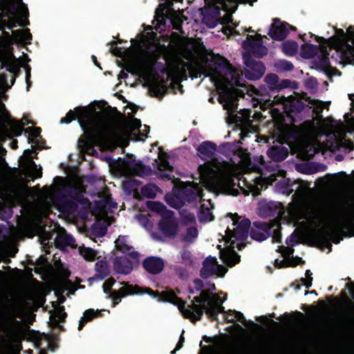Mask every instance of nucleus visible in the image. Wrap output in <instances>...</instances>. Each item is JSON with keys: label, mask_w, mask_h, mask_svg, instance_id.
Listing matches in <instances>:
<instances>
[{"label": "nucleus", "mask_w": 354, "mask_h": 354, "mask_svg": "<svg viewBox=\"0 0 354 354\" xmlns=\"http://www.w3.org/2000/svg\"><path fill=\"white\" fill-rule=\"evenodd\" d=\"M226 319L229 322H234V319L237 320H243L244 319V317L243 314L240 312L230 310L227 313Z\"/></svg>", "instance_id": "29"}, {"label": "nucleus", "mask_w": 354, "mask_h": 354, "mask_svg": "<svg viewBox=\"0 0 354 354\" xmlns=\"http://www.w3.org/2000/svg\"><path fill=\"white\" fill-rule=\"evenodd\" d=\"M171 19L175 22L176 25L183 21V17L181 13H174L171 16Z\"/></svg>", "instance_id": "37"}, {"label": "nucleus", "mask_w": 354, "mask_h": 354, "mask_svg": "<svg viewBox=\"0 0 354 354\" xmlns=\"http://www.w3.org/2000/svg\"><path fill=\"white\" fill-rule=\"evenodd\" d=\"M229 115H230V118L231 120V122H233L234 119H233V115H232V113H229Z\"/></svg>", "instance_id": "49"}, {"label": "nucleus", "mask_w": 354, "mask_h": 354, "mask_svg": "<svg viewBox=\"0 0 354 354\" xmlns=\"http://www.w3.org/2000/svg\"><path fill=\"white\" fill-rule=\"evenodd\" d=\"M310 47L313 50H315L316 46L315 45H310Z\"/></svg>", "instance_id": "52"}, {"label": "nucleus", "mask_w": 354, "mask_h": 354, "mask_svg": "<svg viewBox=\"0 0 354 354\" xmlns=\"http://www.w3.org/2000/svg\"><path fill=\"white\" fill-rule=\"evenodd\" d=\"M257 0H221L220 3L222 5V8L226 10L227 12L232 14L236 8V3H250L252 4Z\"/></svg>", "instance_id": "16"}, {"label": "nucleus", "mask_w": 354, "mask_h": 354, "mask_svg": "<svg viewBox=\"0 0 354 354\" xmlns=\"http://www.w3.org/2000/svg\"><path fill=\"white\" fill-rule=\"evenodd\" d=\"M80 253L86 261H93L96 257L95 252L89 248H80Z\"/></svg>", "instance_id": "25"}, {"label": "nucleus", "mask_w": 354, "mask_h": 354, "mask_svg": "<svg viewBox=\"0 0 354 354\" xmlns=\"http://www.w3.org/2000/svg\"><path fill=\"white\" fill-rule=\"evenodd\" d=\"M177 86L180 88H181V86L180 84H177Z\"/></svg>", "instance_id": "57"}, {"label": "nucleus", "mask_w": 354, "mask_h": 354, "mask_svg": "<svg viewBox=\"0 0 354 354\" xmlns=\"http://www.w3.org/2000/svg\"><path fill=\"white\" fill-rule=\"evenodd\" d=\"M38 306L37 299L32 295H20L14 299L12 304V316L3 319L1 324L0 351L15 352L19 350L21 324L15 317L21 316L23 311L32 310Z\"/></svg>", "instance_id": "5"}, {"label": "nucleus", "mask_w": 354, "mask_h": 354, "mask_svg": "<svg viewBox=\"0 0 354 354\" xmlns=\"http://www.w3.org/2000/svg\"><path fill=\"white\" fill-rule=\"evenodd\" d=\"M301 261H301V259L297 258V259H296L292 260V261L290 262L289 265H290V266H295V265H297V264L301 263Z\"/></svg>", "instance_id": "41"}, {"label": "nucleus", "mask_w": 354, "mask_h": 354, "mask_svg": "<svg viewBox=\"0 0 354 354\" xmlns=\"http://www.w3.org/2000/svg\"><path fill=\"white\" fill-rule=\"evenodd\" d=\"M239 156L241 161L239 165L225 162L201 166V183L215 194L237 195L238 191L234 188L233 177L245 172L250 166V158L246 151H241Z\"/></svg>", "instance_id": "4"}, {"label": "nucleus", "mask_w": 354, "mask_h": 354, "mask_svg": "<svg viewBox=\"0 0 354 354\" xmlns=\"http://www.w3.org/2000/svg\"><path fill=\"white\" fill-rule=\"evenodd\" d=\"M245 63V75L252 80L260 79L265 73V67L261 62L247 61L248 55H243Z\"/></svg>", "instance_id": "11"}, {"label": "nucleus", "mask_w": 354, "mask_h": 354, "mask_svg": "<svg viewBox=\"0 0 354 354\" xmlns=\"http://www.w3.org/2000/svg\"><path fill=\"white\" fill-rule=\"evenodd\" d=\"M11 145H12V148H16V147H17V141H16V140H13V141L12 142V144H11Z\"/></svg>", "instance_id": "47"}, {"label": "nucleus", "mask_w": 354, "mask_h": 354, "mask_svg": "<svg viewBox=\"0 0 354 354\" xmlns=\"http://www.w3.org/2000/svg\"><path fill=\"white\" fill-rule=\"evenodd\" d=\"M311 274H312L310 272V271L306 272V279L303 281V285L306 288H309L312 285L313 278L310 277Z\"/></svg>", "instance_id": "35"}, {"label": "nucleus", "mask_w": 354, "mask_h": 354, "mask_svg": "<svg viewBox=\"0 0 354 354\" xmlns=\"http://www.w3.org/2000/svg\"><path fill=\"white\" fill-rule=\"evenodd\" d=\"M51 317L55 319V322H61L65 318V313L62 307H58L55 308L51 315Z\"/></svg>", "instance_id": "30"}, {"label": "nucleus", "mask_w": 354, "mask_h": 354, "mask_svg": "<svg viewBox=\"0 0 354 354\" xmlns=\"http://www.w3.org/2000/svg\"><path fill=\"white\" fill-rule=\"evenodd\" d=\"M266 180L262 178H257L254 185H250V189L252 195L256 196L259 194V192L265 186Z\"/></svg>", "instance_id": "24"}, {"label": "nucleus", "mask_w": 354, "mask_h": 354, "mask_svg": "<svg viewBox=\"0 0 354 354\" xmlns=\"http://www.w3.org/2000/svg\"><path fill=\"white\" fill-rule=\"evenodd\" d=\"M286 69L291 70L292 68V65L290 63H286Z\"/></svg>", "instance_id": "45"}, {"label": "nucleus", "mask_w": 354, "mask_h": 354, "mask_svg": "<svg viewBox=\"0 0 354 354\" xmlns=\"http://www.w3.org/2000/svg\"><path fill=\"white\" fill-rule=\"evenodd\" d=\"M121 285H124L123 287L119 289L118 292H114L111 294L110 297L113 301V306H115L120 301L122 297L129 295L139 294L140 292L136 290L137 286H132L126 285L124 283H121Z\"/></svg>", "instance_id": "13"}, {"label": "nucleus", "mask_w": 354, "mask_h": 354, "mask_svg": "<svg viewBox=\"0 0 354 354\" xmlns=\"http://www.w3.org/2000/svg\"><path fill=\"white\" fill-rule=\"evenodd\" d=\"M147 205L149 209H151L152 211L158 212L159 214H163L165 212V208L163 204L156 202V201H151L147 203Z\"/></svg>", "instance_id": "28"}, {"label": "nucleus", "mask_w": 354, "mask_h": 354, "mask_svg": "<svg viewBox=\"0 0 354 354\" xmlns=\"http://www.w3.org/2000/svg\"><path fill=\"white\" fill-rule=\"evenodd\" d=\"M201 219H202V220H203V221H207V220L212 221V217H210V218H208V219H205V218H201Z\"/></svg>", "instance_id": "54"}, {"label": "nucleus", "mask_w": 354, "mask_h": 354, "mask_svg": "<svg viewBox=\"0 0 354 354\" xmlns=\"http://www.w3.org/2000/svg\"><path fill=\"white\" fill-rule=\"evenodd\" d=\"M115 247L116 250L122 252H126L131 249V245L127 243L124 237H118L115 241Z\"/></svg>", "instance_id": "22"}, {"label": "nucleus", "mask_w": 354, "mask_h": 354, "mask_svg": "<svg viewBox=\"0 0 354 354\" xmlns=\"http://www.w3.org/2000/svg\"><path fill=\"white\" fill-rule=\"evenodd\" d=\"M26 133H28L32 138H35L39 135V129L35 127H28L24 130Z\"/></svg>", "instance_id": "33"}, {"label": "nucleus", "mask_w": 354, "mask_h": 354, "mask_svg": "<svg viewBox=\"0 0 354 354\" xmlns=\"http://www.w3.org/2000/svg\"><path fill=\"white\" fill-rule=\"evenodd\" d=\"M142 293L149 294L150 295L153 296L154 297H156L158 295L157 293L153 292L150 288H146L145 292H143Z\"/></svg>", "instance_id": "40"}, {"label": "nucleus", "mask_w": 354, "mask_h": 354, "mask_svg": "<svg viewBox=\"0 0 354 354\" xmlns=\"http://www.w3.org/2000/svg\"><path fill=\"white\" fill-rule=\"evenodd\" d=\"M24 125L22 122H14L11 124V130L14 136H19L22 131V127Z\"/></svg>", "instance_id": "32"}, {"label": "nucleus", "mask_w": 354, "mask_h": 354, "mask_svg": "<svg viewBox=\"0 0 354 354\" xmlns=\"http://www.w3.org/2000/svg\"><path fill=\"white\" fill-rule=\"evenodd\" d=\"M179 226L173 219H165L162 221L159 225L160 236L157 239L163 240L174 237L179 231Z\"/></svg>", "instance_id": "12"}, {"label": "nucleus", "mask_w": 354, "mask_h": 354, "mask_svg": "<svg viewBox=\"0 0 354 354\" xmlns=\"http://www.w3.org/2000/svg\"><path fill=\"white\" fill-rule=\"evenodd\" d=\"M144 266L149 272L156 274L163 270L164 262L160 258L151 257L145 259Z\"/></svg>", "instance_id": "14"}, {"label": "nucleus", "mask_w": 354, "mask_h": 354, "mask_svg": "<svg viewBox=\"0 0 354 354\" xmlns=\"http://www.w3.org/2000/svg\"><path fill=\"white\" fill-rule=\"evenodd\" d=\"M273 239H274V242H280L279 236L277 234H276V235L274 236Z\"/></svg>", "instance_id": "44"}, {"label": "nucleus", "mask_w": 354, "mask_h": 354, "mask_svg": "<svg viewBox=\"0 0 354 354\" xmlns=\"http://www.w3.org/2000/svg\"><path fill=\"white\" fill-rule=\"evenodd\" d=\"M316 40L322 44V48L324 47V45H328L341 51L349 64H352L354 61V27H350L346 34L338 30L335 35L328 39L316 36Z\"/></svg>", "instance_id": "8"}, {"label": "nucleus", "mask_w": 354, "mask_h": 354, "mask_svg": "<svg viewBox=\"0 0 354 354\" xmlns=\"http://www.w3.org/2000/svg\"><path fill=\"white\" fill-rule=\"evenodd\" d=\"M350 292L354 296V286L349 289Z\"/></svg>", "instance_id": "48"}, {"label": "nucleus", "mask_w": 354, "mask_h": 354, "mask_svg": "<svg viewBox=\"0 0 354 354\" xmlns=\"http://www.w3.org/2000/svg\"><path fill=\"white\" fill-rule=\"evenodd\" d=\"M274 149H271L270 151H269V156L273 158L274 160H278V158L277 157H275L274 156Z\"/></svg>", "instance_id": "42"}, {"label": "nucleus", "mask_w": 354, "mask_h": 354, "mask_svg": "<svg viewBox=\"0 0 354 354\" xmlns=\"http://www.w3.org/2000/svg\"><path fill=\"white\" fill-rule=\"evenodd\" d=\"M93 62L95 63V64L97 65L96 59L94 56L93 57Z\"/></svg>", "instance_id": "53"}, {"label": "nucleus", "mask_w": 354, "mask_h": 354, "mask_svg": "<svg viewBox=\"0 0 354 354\" xmlns=\"http://www.w3.org/2000/svg\"><path fill=\"white\" fill-rule=\"evenodd\" d=\"M230 223L225 231V235L219 240L218 248L221 258L227 265L231 266L239 261V257L234 252V247L242 248L248 237L250 222L248 219L241 218L236 214H230L225 218Z\"/></svg>", "instance_id": "7"}, {"label": "nucleus", "mask_w": 354, "mask_h": 354, "mask_svg": "<svg viewBox=\"0 0 354 354\" xmlns=\"http://www.w3.org/2000/svg\"><path fill=\"white\" fill-rule=\"evenodd\" d=\"M328 207V203L325 200L315 198L308 205L306 212L304 214L300 204L294 201L289 205L286 210L281 213L279 221H275L274 225L296 223L305 216L306 225L304 230L306 234L316 242H324L333 232L341 228L339 226L333 227L326 221L325 216Z\"/></svg>", "instance_id": "3"}, {"label": "nucleus", "mask_w": 354, "mask_h": 354, "mask_svg": "<svg viewBox=\"0 0 354 354\" xmlns=\"http://www.w3.org/2000/svg\"><path fill=\"white\" fill-rule=\"evenodd\" d=\"M227 269L218 264L216 259L213 257H208L203 262V267L201 270V274L204 277H207L214 274L218 277H223Z\"/></svg>", "instance_id": "9"}, {"label": "nucleus", "mask_w": 354, "mask_h": 354, "mask_svg": "<svg viewBox=\"0 0 354 354\" xmlns=\"http://www.w3.org/2000/svg\"><path fill=\"white\" fill-rule=\"evenodd\" d=\"M115 281L112 279H109L104 283L103 290L104 292H108L109 290L113 286Z\"/></svg>", "instance_id": "36"}, {"label": "nucleus", "mask_w": 354, "mask_h": 354, "mask_svg": "<svg viewBox=\"0 0 354 354\" xmlns=\"http://www.w3.org/2000/svg\"><path fill=\"white\" fill-rule=\"evenodd\" d=\"M95 268L101 278L104 277L106 275L109 274V268L107 266V263L104 261H101L97 263L95 265Z\"/></svg>", "instance_id": "26"}, {"label": "nucleus", "mask_w": 354, "mask_h": 354, "mask_svg": "<svg viewBox=\"0 0 354 354\" xmlns=\"http://www.w3.org/2000/svg\"><path fill=\"white\" fill-rule=\"evenodd\" d=\"M105 234V230L100 224L95 223L91 228V234L94 237H100Z\"/></svg>", "instance_id": "31"}, {"label": "nucleus", "mask_w": 354, "mask_h": 354, "mask_svg": "<svg viewBox=\"0 0 354 354\" xmlns=\"http://www.w3.org/2000/svg\"><path fill=\"white\" fill-rule=\"evenodd\" d=\"M183 342H184V337H180V341H179L178 344H177L175 350L171 352V354H174L176 351L180 349Z\"/></svg>", "instance_id": "38"}, {"label": "nucleus", "mask_w": 354, "mask_h": 354, "mask_svg": "<svg viewBox=\"0 0 354 354\" xmlns=\"http://www.w3.org/2000/svg\"><path fill=\"white\" fill-rule=\"evenodd\" d=\"M100 314L99 310H87L84 312L83 317L80 320L78 330H80L83 326L93 318L97 317Z\"/></svg>", "instance_id": "18"}, {"label": "nucleus", "mask_w": 354, "mask_h": 354, "mask_svg": "<svg viewBox=\"0 0 354 354\" xmlns=\"http://www.w3.org/2000/svg\"><path fill=\"white\" fill-rule=\"evenodd\" d=\"M111 50L114 55L122 59L130 72L142 77L156 96L163 95L167 90L165 85L158 82L152 68L157 56L162 54L171 77L179 80L185 76L187 71L196 78L206 74L214 82L224 109L230 112L236 106L240 92L234 86H241L239 82L241 73L236 69L225 70L223 77L214 69L207 71V63L203 57V48L192 39L174 33L168 46L160 44V41L151 43L147 46L146 42L142 41L125 49L117 46H111Z\"/></svg>", "instance_id": "1"}, {"label": "nucleus", "mask_w": 354, "mask_h": 354, "mask_svg": "<svg viewBox=\"0 0 354 354\" xmlns=\"http://www.w3.org/2000/svg\"><path fill=\"white\" fill-rule=\"evenodd\" d=\"M137 253H129L122 257L117 258L114 261V269L119 274H128L132 270V266L138 261Z\"/></svg>", "instance_id": "10"}, {"label": "nucleus", "mask_w": 354, "mask_h": 354, "mask_svg": "<svg viewBox=\"0 0 354 354\" xmlns=\"http://www.w3.org/2000/svg\"><path fill=\"white\" fill-rule=\"evenodd\" d=\"M194 285L197 290H201L203 286V283L200 280H196L194 281Z\"/></svg>", "instance_id": "39"}, {"label": "nucleus", "mask_w": 354, "mask_h": 354, "mask_svg": "<svg viewBox=\"0 0 354 354\" xmlns=\"http://www.w3.org/2000/svg\"><path fill=\"white\" fill-rule=\"evenodd\" d=\"M287 33V29L284 27L283 24L281 22H275L272 25L269 35L274 39H281Z\"/></svg>", "instance_id": "15"}, {"label": "nucleus", "mask_w": 354, "mask_h": 354, "mask_svg": "<svg viewBox=\"0 0 354 354\" xmlns=\"http://www.w3.org/2000/svg\"><path fill=\"white\" fill-rule=\"evenodd\" d=\"M215 289V286L213 284V285H211L210 287L208 288V290H214Z\"/></svg>", "instance_id": "51"}, {"label": "nucleus", "mask_w": 354, "mask_h": 354, "mask_svg": "<svg viewBox=\"0 0 354 354\" xmlns=\"http://www.w3.org/2000/svg\"><path fill=\"white\" fill-rule=\"evenodd\" d=\"M268 234L264 229L260 227H254L252 230L251 236L254 240L262 241L267 239Z\"/></svg>", "instance_id": "19"}, {"label": "nucleus", "mask_w": 354, "mask_h": 354, "mask_svg": "<svg viewBox=\"0 0 354 354\" xmlns=\"http://www.w3.org/2000/svg\"><path fill=\"white\" fill-rule=\"evenodd\" d=\"M13 40L19 43H28L31 40V35L27 29L17 30L13 33Z\"/></svg>", "instance_id": "17"}, {"label": "nucleus", "mask_w": 354, "mask_h": 354, "mask_svg": "<svg viewBox=\"0 0 354 354\" xmlns=\"http://www.w3.org/2000/svg\"><path fill=\"white\" fill-rule=\"evenodd\" d=\"M78 120L84 134L78 140L82 151L88 152L94 145L101 150L112 149L124 145L131 131L141 127L140 121L131 119L115 127L110 125L94 107H80L67 113L61 123L68 124Z\"/></svg>", "instance_id": "2"}, {"label": "nucleus", "mask_w": 354, "mask_h": 354, "mask_svg": "<svg viewBox=\"0 0 354 354\" xmlns=\"http://www.w3.org/2000/svg\"><path fill=\"white\" fill-rule=\"evenodd\" d=\"M308 147V146H305L304 145H301L300 149H299L301 153L306 152V148Z\"/></svg>", "instance_id": "43"}, {"label": "nucleus", "mask_w": 354, "mask_h": 354, "mask_svg": "<svg viewBox=\"0 0 354 354\" xmlns=\"http://www.w3.org/2000/svg\"><path fill=\"white\" fill-rule=\"evenodd\" d=\"M283 51L288 55L295 54L298 50V44L295 41H286L283 44Z\"/></svg>", "instance_id": "23"}, {"label": "nucleus", "mask_w": 354, "mask_h": 354, "mask_svg": "<svg viewBox=\"0 0 354 354\" xmlns=\"http://www.w3.org/2000/svg\"><path fill=\"white\" fill-rule=\"evenodd\" d=\"M159 297V301H167L176 305L185 317L192 320L200 319L204 311L211 317L218 313L224 312V308L221 304L225 300L207 291H203L201 296L195 297L194 302L187 308L185 307L184 301L178 298L172 290L162 292Z\"/></svg>", "instance_id": "6"}, {"label": "nucleus", "mask_w": 354, "mask_h": 354, "mask_svg": "<svg viewBox=\"0 0 354 354\" xmlns=\"http://www.w3.org/2000/svg\"><path fill=\"white\" fill-rule=\"evenodd\" d=\"M42 216H47V214H46V213H42Z\"/></svg>", "instance_id": "56"}, {"label": "nucleus", "mask_w": 354, "mask_h": 354, "mask_svg": "<svg viewBox=\"0 0 354 354\" xmlns=\"http://www.w3.org/2000/svg\"><path fill=\"white\" fill-rule=\"evenodd\" d=\"M244 45L246 46H248V45L249 46V45H250V44H249V43H248L247 41H244Z\"/></svg>", "instance_id": "55"}, {"label": "nucleus", "mask_w": 354, "mask_h": 354, "mask_svg": "<svg viewBox=\"0 0 354 354\" xmlns=\"http://www.w3.org/2000/svg\"><path fill=\"white\" fill-rule=\"evenodd\" d=\"M198 235L197 230L194 227L186 229V234L183 235V239L187 242L193 241Z\"/></svg>", "instance_id": "27"}, {"label": "nucleus", "mask_w": 354, "mask_h": 354, "mask_svg": "<svg viewBox=\"0 0 354 354\" xmlns=\"http://www.w3.org/2000/svg\"><path fill=\"white\" fill-rule=\"evenodd\" d=\"M214 151L215 147L207 142L202 144L198 149V155L203 158L213 153Z\"/></svg>", "instance_id": "20"}, {"label": "nucleus", "mask_w": 354, "mask_h": 354, "mask_svg": "<svg viewBox=\"0 0 354 354\" xmlns=\"http://www.w3.org/2000/svg\"><path fill=\"white\" fill-rule=\"evenodd\" d=\"M158 192L157 187L153 185L144 186L141 188V194L142 196L146 198H153Z\"/></svg>", "instance_id": "21"}, {"label": "nucleus", "mask_w": 354, "mask_h": 354, "mask_svg": "<svg viewBox=\"0 0 354 354\" xmlns=\"http://www.w3.org/2000/svg\"><path fill=\"white\" fill-rule=\"evenodd\" d=\"M40 176V169H37L36 176L39 177Z\"/></svg>", "instance_id": "50"}, {"label": "nucleus", "mask_w": 354, "mask_h": 354, "mask_svg": "<svg viewBox=\"0 0 354 354\" xmlns=\"http://www.w3.org/2000/svg\"><path fill=\"white\" fill-rule=\"evenodd\" d=\"M348 124L351 125L353 128H354V119L351 118V121L348 122Z\"/></svg>", "instance_id": "46"}, {"label": "nucleus", "mask_w": 354, "mask_h": 354, "mask_svg": "<svg viewBox=\"0 0 354 354\" xmlns=\"http://www.w3.org/2000/svg\"><path fill=\"white\" fill-rule=\"evenodd\" d=\"M266 82L272 86H274L278 81V77L276 75H268L266 77Z\"/></svg>", "instance_id": "34"}]
</instances>
